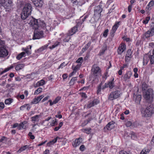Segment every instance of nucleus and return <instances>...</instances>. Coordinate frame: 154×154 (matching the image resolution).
<instances>
[{"label":"nucleus","instance_id":"f257e3e1","mask_svg":"<svg viewBox=\"0 0 154 154\" xmlns=\"http://www.w3.org/2000/svg\"><path fill=\"white\" fill-rule=\"evenodd\" d=\"M32 9V6L30 4L28 3L25 5L21 16L22 19L28 20V16L31 14Z\"/></svg>","mask_w":154,"mask_h":154},{"label":"nucleus","instance_id":"f03ea898","mask_svg":"<svg viewBox=\"0 0 154 154\" xmlns=\"http://www.w3.org/2000/svg\"><path fill=\"white\" fill-rule=\"evenodd\" d=\"M91 72L94 79H95L101 76V70L97 64H94L92 67Z\"/></svg>","mask_w":154,"mask_h":154},{"label":"nucleus","instance_id":"7ed1b4c3","mask_svg":"<svg viewBox=\"0 0 154 154\" xmlns=\"http://www.w3.org/2000/svg\"><path fill=\"white\" fill-rule=\"evenodd\" d=\"M121 94V92L118 90L112 92L108 95V99L110 100L115 99L120 97Z\"/></svg>","mask_w":154,"mask_h":154},{"label":"nucleus","instance_id":"20e7f679","mask_svg":"<svg viewBox=\"0 0 154 154\" xmlns=\"http://www.w3.org/2000/svg\"><path fill=\"white\" fill-rule=\"evenodd\" d=\"M43 32L37 29H35L33 36V39H39L44 37Z\"/></svg>","mask_w":154,"mask_h":154},{"label":"nucleus","instance_id":"39448f33","mask_svg":"<svg viewBox=\"0 0 154 154\" xmlns=\"http://www.w3.org/2000/svg\"><path fill=\"white\" fill-rule=\"evenodd\" d=\"M29 20H30L29 21L27 22V23H28L30 25L33 27L35 29L38 28V20H36L32 17L29 18Z\"/></svg>","mask_w":154,"mask_h":154},{"label":"nucleus","instance_id":"423d86ee","mask_svg":"<svg viewBox=\"0 0 154 154\" xmlns=\"http://www.w3.org/2000/svg\"><path fill=\"white\" fill-rule=\"evenodd\" d=\"M29 49L28 47L24 48H23L22 50L23 51H24L25 52H22L21 53H20V59L21 58L23 57H24L26 56V54L27 55H30L31 54V52L30 50L32 48V46L31 45H29Z\"/></svg>","mask_w":154,"mask_h":154},{"label":"nucleus","instance_id":"0eeeda50","mask_svg":"<svg viewBox=\"0 0 154 154\" xmlns=\"http://www.w3.org/2000/svg\"><path fill=\"white\" fill-rule=\"evenodd\" d=\"M103 9L100 5L96 7L94 9V16L98 19L100 18L101 16V13Z\"/></svg>","mask_w":154,"mask_h":154},{"label":"nucleus","instance_id":"6e6552de","mask_svg":"<svg viewBox=\"0 0 154 154\" xmlns=\"http://www.w3.org/2000/svg\"><path fill=\"white\" fill-rule=\"evenodd\" d=\"M144 98L146 100L152 98L153 97V91L152 89L149 88L145 92L144 95Z\"/></svg>","mask_w":154,"mask_h":154},{"label":"nucleus","instance_id":"1a4fd4ad","mask_svg":"<svg viewBox=\"0 0 154 154\" xmlns=\"http://www.w3.org/2000/svg\"><path fill=\"white\" fill-rule=\"evenodd\" d=\"M154 35V27H152L146 31L143 35L146 38H148L152 37Z\"/></svg>","mask_w":154,"mask_h":154},{"label":"nucleus","instance_id":"9d476101","mask_svg":"<svg viewBox=\"0 0 154 154\" xmlns=\"http://www.w3.org/2000/svg\"><path fill=\"white\" fill-rule=\"evenodd\" d=\"M8 54V50L4 47H0V57H4L7 56Z\"/></svg>","mask_w":154,"mask_h":154},{"label":"nucleus","instance_id":"9b49d317","mask_svg":"<svg viewBox=\"0 0 154 154\" xmlns=\"http://www.w3.org/2000/svg\"><path fill=\"white\" fill-rule=\"evenodd\" d=\"M120 23V22L119 21L116 22L114 25L113 26L110 33V35L112 37H113L114 36V34L115 33L117 28L119 26Z\"/></svg>","mask_w":154,"mask_h":154},{"label":"nucleus","instance_id":"f8f14e48","mask_svg":"<svg viewBox=\"0 0 154 154\" xmlns=\"http://www.w3.org/2000/svg\"><path fill=\"white\" fill-rule=\"evenodd\" d=\"M99 103V100L97 99H95L93 101H90L88 103L87 105V107L88 108H90L94 105L98 104Z\"/></svg>","mask_w":154,"mask_h":154},{"label":"nucleus","instance_id":"ddd939ff","mask_svg":"<svg viewBox=\"0 0 154 154\" xmlns=\"http://www.w3.org/2000/svg\"><path fill=\"white\" fill-rule=\"evenodd\" d=\"M115 122L113 121H112L107 124V125L104 128V130L105 131H106L107 130H111L114 127V125Z\"/></svg>","mask_w":154,"mask_h":154},{"label":"nucleus","instance_id":"4468645a","mask_svg":"<svg viewBox=\"0 0 154 154\" xmlns=\"http://www.w3.org/2000/svg\"><path fill=\"white\" fill-rule=\"evenodd\" d=\"M132 52L130 49H128L127 51L125 57L126 62H128L132 57Z\"/></svg>","mask_w":154,"mask_h":154},{"label":"nucleus","instance_id":"2eb2a0df","mask_svg":"<svg viewBox=\"0 0 154 154\" xmlns=\"http://www.w3.org/2000/svg\"><path fill=\"white\" fill-rule=\"evenodd\" d=\"M126 49V45L124 43L121 44L118 49V53L119 54H121Z\"/></svg>","mask_w":154,"mask_h":154},{"label":"nucleus","instance_id":"dca6fc26","mask_svg":"<svg viewBox=\"0 0 154 154\" xmlns=\"http://www.w3.org/2000/svg\"><path fill=\"white\" fill-rule=\"evenodd\" d=\"M83 139L82 138L79 137L76 139L75 140L74 143L72 144L73 146L74 147H76L82 143Z\"/></svg>","mask_w":154,"mask_h":154},{"label":"nucleus","instance_id":"f3484780","mask_svg":"<svg viewBox=\"0 0 154 154\" xmlns=\"http://www.w3.org/2000/svg\"><path fill=\"white\" fill-rule=\"evenodd\" d=\"M142 113L143 116L146 117L149 116L151 114L149 109H148L147 107L146 109L142 110Z\"/></svg>","mask_w":154,"mask_h":154},{"label":"nucleus","instance_id":"a211bd4d","mask_svg":"<svg viewBox=\"0 0 154 154\" xmlns=\"http://www.w3.org/2000/svg\"><path fill=\"white\" fill-rule=\"evenodd\" d=\"M77 25L71 28V30L69 31L68 33V35H72L74 34L77 31Z\"/></svg>","mask_w":154,"mask_h":154},{"label":"nucleus","instance_id":"6ab92c4d","mask_svg":"<svg viewBox=\"0 0 154 154\" xmlns=\"http://www.w3.org/2000/svg\"><path fill=\"white\" fill-rule=\"evenodd\" d=\"M132 75V73L130 71H127L123 77V79L124 81H126L128 79H130Z\"/></svg>","mask_w":154,"mask_h":154},{"label":"nucleus","instance_id":"aec40b11","mask_svg":"<svg viewBox=\"0 0 154 154\" xmlns=\"http://www.w3.org/2000/svg\"><path fill=\"white\" fill-rule=\"evenodd\" d=\"M44 97L43 95H42L35 98L33 99V101H32V103L34 104H36L38 103Z\"/></svg>","mask_w":154,"mask_h":154},{"label":"nucleus","instance_id":"412c9836","mask_svg":"<svg viewBox=\"0 0 154 154\" xmlns=\"http://www.w3.org/2000/svg\"><path fill=\"white\" fill-rule=\"evenodd\" d=\"M33 3L35 6L41 7L43 5V2L42 0H38L33 2Z\"/></svg>","mask_w":154,"mask_h":154},{"label":"nucleus","instance_id":"4be33fe9","mask_svg":"<svg viewBox=\"0 0 154 154\" xmlns=\"http://www.w3.org/2000/svg\"><path fill=\"white\" fill-rule=\"evenodd\" d=\"M147 107L151 114L154 113V104H149Z\"/></svg>","mask_w":154,"mask_h":154},{"label":"nucleus","instance_id":"5701e85b","mask_svg":"<svg viewBox=\"0 0 154 154\" xmlns=\"http://www.w3.org/2000/svg\"><path fill=\"white\" fill-rule=\"evenodd\" d=\"M27 126V122L26 121H24L21 124H20V129L21 128L25 129Z\"/></svg>","mask_w":154,"mask_h":154},{"label":"nucleus","instance_id":"b1692460","mask_svg":"<svg viewBox=\"0 0 154 154\" xmlns=\"http://www.w3.org/2000/svg\"><path fill=\"white\" fill-rule=\"evenodd\" d=\"M40 117V115H36L34 116L31 117V119L32 121L34 123H35V122H38L39 120V118Z\"/></svg>","mask_w":154,"mask_h":154},{"label":"nucleus","instance_id":"393cba45","mask_svg":"<svg viewBox=\"0 0 154 154\" xmlns=\"http://www.w3.org/2000/svg\"><path fill=\"white\" fill-rule=\"evenodd\" d=\"M109 87L110 89H112L115 86L114 79L113 78L111 81H109L108 83Z\"/></svg>","mask_w":154,"mask_h":154},{"label":"nucleus","instance_id":"a878e982","mask_svg":"<svg viewBox=\"0 0 154 154\" xmlns=\"http://www.w3.org/2000/svg\"><path fill=\"white\" fill-rule=\"evenodd\" d=\"M45 84V82L44 80L42 79L41 80L38 82L36 84V86L35 87H38L41 86H42Z\"/></svg>","mask_w":154,"mask_h":154},{"label":"nucleus","instance_id":"bb28decb","mask_svg":"<svg viewBox=\"0 0 154 154\" xmlns=\"http://www.w3.org/2000/svg\"><path fill=\"white\" fill-rule=\"evenodd\" d=\"M154 5V2L152 0H151L148 3L146 7V9L148 10H150L151 9L150 7Z\"/></svg>","mask_w":154,"mask_h":154},{"label":"nucleus","instance_id":"cd10ccee","mask_svg":"<svg viewBox=\"0 0 154 154\" xmlns=\"http://www.w3.org/2000/svg\"><path fill=\"white\" fill-rule=\"evenodd\" d=\"M38 27L40 26L42 28H46V24L44 23L43 21H40V20H38Z\"/></svg>","mask_w":154,"mask_h":154},{"label":"nucleus","instance_id":"c85d7f7f","mask_svg":"<svg viewBox=\"0 0 154 154\" xmlns=\"http://www.w3.org/2000/svg\"><path fill=\"white\" fill-rule=\"evenodd\" d=\"M13 66H11L10 67L6 68L4 70L2 71V69H0V75L8 71L10 69L13 68Z\"/></svg>","mask_w":154,"mask_h":154},{"label":"nucleus","instance_id":"c756f323","mask_svg":"<svg viewBox=\"0 0 154 154\" xmlns=\"http://www.w3.org/2000/svg\"><path fill=\"white\" fill-rule=\"evenodd\" d=\"M91 42L90 41L85 46V47L82 49V51H83V52L85 51H86V50L87 49L89 48V47L91 45Z\"/></svg>","mask_w":154,"mask_h":154},{"label":"nucleus","instance_id":"7c9ffc66","mask_svg":"<svg viewBox=\"0 0 154 154\" xmlns=\"http://www.w3.org/2000/svg\"><path fill=\"white\" fill-rule=\"evenodd\" d=\"M150 150L146 148L143 149L140 153V154H146L149 153Z\"/></svg>","mask_w":154,"mask_h":154},{"label":"nucleus","instance_id":"2f4dec72","mask_svg":"<svg viewBox=\"0 0 154 154\" xmlns=\"http://www.w3.org/2000/svg\"><path fill=\"white\" fill-rule=\"evenodd\" d=\"M149 57L147 55H146L144 56L143 58V64H146L148 61H149Z\"/></svg>","mask_w":154,"mask_h":154},{"label":"nucleus","instance_id":"473e14b6","mask_svg":"<svg viewBox=\"0 0 154 154\" xmlns=\"http://www.w3.org/2000/svg\"><path fill=\"white\" fill-rule=\"evenodd\" d=\"M69 36L68 35V33L66 35H64L63 36V37L64 38L63 39V42H68L70 39V38L69 37Z\"/></svg>","mask_w":154,"mask_h":154},{"label":"nucleus","instance_id":"72a5a7b5","mask_svg":"<svg viewBox=\"0 0 154 154\" xmlns=\"http://www.w3.org/2000/svg\"><path fill=\"white\" fill-rule=\"evenodd\" d=\"M77 80L76 77H73L70 80L69 83L71 85H73L75 83V82Z\"/></svg>","mask_w":154,"mask_h":154},{"label":"nucleus","instance_id":"f704fd0d","mask_svg":"<svg viewBox=\"0 0 154 154\" xmlns=\"http://www.w3.org/2000/svg\"><path fill=\"white\" fill-rule=\"evenodd\" d=\"M60 44V42H56L54 43V45H53L49 47V48L51 49H53L59 45Z\"/></svg>","mask_w":154,"mask_h":154},{"label":"nucleus","instance_id":"c9c22d12","mask_svg":"<svg viewBox=\"0 0 154 154\" xmlns=\"http://www.w3.org/2000/svg\"><path fill=\"white\" fill-rule=\"evenodd\" d=\"M60 139L59 137H57L56 138L52 140V141H50L49 143H48V144H53L55 143L57 140Z\"/></svg>","mask_w":154,"mask_h":154},{"label":"nucleus","instance_id":"e433bc0d","mask_svg":"<svg viewBox=\"0 0 154 154\" xmlns=\"http://www.w3.org/2000/svg\"><path fill=\"white\" fill-rule=\"evenodd\" d=\"M131 137L132 139L134 140H136L137 138L136 134L133 132H132L131 133Z\"/></svg>","mask_w":154,"mask_h":154},{"label":"nucleus","instance_id":"4c0bfd02","mask_svg":"<svg viewBox=\"0 0 154 154\" xmlns=\"http://www.w3.org/2000/svg\"><path fill=\"white\" fill-rule=\"evenodd\" d=\"M48 46V45H45L43 46L42 47L40 48H39V49H38V51L39 52H41L42 51H43L44 50H45L47 49V48Z\"/></svg>","mask_w":154,"mask_h":154},{"label":"nucleus","instance_id":"58836bf2","mask_svg":"<svg viewBox=\"0 0 154 154\" xmlns=\"http://www.w3.org/2000/svg\"><path fill=\"white\" fill-rule=\"evenodd\" d=\"M42 90V88H39L36 90L34 93L35 95L37 94L41 93Z\"/></svg>","mask_w":154,"mask_h":154},{"label":"nucleus","instance_id":"ea45409f","mask_svg":"<svg viewBox=\"0 0 154 154\" xmlns=\"http://www.w3.org/2000/svg\"><path fill=\"white\" fill-rule=\"evenodd\" d=\"M151 64H154V55H151L149 57Z\"/></svg>","mask_w":154,"mask_h":154},{"label":"nucleus","instance_id":"a19ab883","mask_svg":"<svg viewBox=\"0 0 154 154\" xmlns=\"http://www.w3.org/2000/svg\"><path fill=\"white\" fill-rule=\"evenodd\" d=\"M81 64H78L75 66L73 68V66H72V68L73 70L77 71V70L79 69L81 66Z\"/></svg>","mask_w":154,"mask_h":154},{"label":"nucleus","instance_id":"79ce46f5","mask_svg":"<svg viewBox=\"0 0 154 154\" xmlns=\"http://www.w3.org/2000/svg\"><path fill=\"white\" fill-rule=\"evenodd\" d=\"M12 102V100L9 98L7 99L5 101V103L6 104L9 105Z\"/></svg>","mask_w":154,"mask_h":154},{"label":"nucleus","instance_id":"37998d69","mask_svg":"<svg viewBox=\"0 0 154 154\" xmlns=\"http://www.w3.org/2000/svg\"><path fill=\"white\" fill-rule=\"evenodd\" d=\"M102 86V83H100L98 85L97 87V94H99L101 91V87Z\"/></svg>","mask_w":154,"mask_h":154},{"label":"nucleus","instance_id":"c03bdc74","mask_svg":"<svg viewBox=\"0 0 154 154\" xmlns=\"http://www.w3.org/2000/svg\"><path fill=\"white\" fill-rule=\"evenodd\" d=\"M141 96L140 95H138L136 96V101L137 103H140L141 100Z\"/></svg>","mask_w":154,"mask_h":154},{"label":"nucleus","instance_id":"a18cd8bd","mask_svg":"<svg viewBox=\"0 0 154 154\" xmlns=\"http://www.w3.org/2000/svg\"><path fill=\"white\" fill-rule=\"evenodd\" d=\"M150 17H147L145 19L143 20V23L145 24H147L149 20H150Z\"/></svg>","mask_w":154,"mask_h":154},{"label":"nucleus","instance_id":"49530a36","mask_svg":"<svg viewBox=\"0 0 154 154\" xmlns=\"http://www.w3.org/2000/svg\"><path fill=\"white\" fill-rule=\"evenodd\" d=\"M142 89L143 90H145L148 87V85L145 82H143L142 85Z\"/></svg>","mask_w":154,"mask_h":154},{"label":"nucleus","instance_id":"de8ad7c7","mask_svg":"<svg viewBox=\"0 0 154 154\" xmlns=\"http://www.w3.org/2000/svg\"><path fill=\"white\" fill-rule=\"evenodd\" d=\"M29 147V146L27 145H26L25 146H23L21 147L20 148V151H22L25 150L26 148H28Z\"/></svg>","mask_w":154,"mask_h":154},{"label":"nucleus","instance_id":"09e8293b","mask_svg":"<svg viewBox=\"0 0 154 154\" xmlns=\"http://www.w3.org/2000/svg\"><path fill=\"white\" fill-rule=\"evenodd\" d=\"M83 59L82 57H80L76 61V62L77 63H79V64H81V65L83 62Z\"/></svg>","mask_w":154,"mask_h":154},{"label":"nucleus","instance_id":"8fccbe9b","mask_svg":"<svg viewBox=\"0 0 154 154\" xmlns=\"http://www.w3.org/2000/svg\"><path fill=\"white\" fill-rule=\"evenodd\" d=\"M108 32L109 30L108 29L105 30L103 33V36L104 37H106L108 35Z\"/></svg>","mask_w":154,"mask_h":154},{"label":"nucleus","instance_id":"3c124183","mask_svg":"<svg viewBox=\"0 0 154 154\" xmlns=\"http://www.w3.org/2000/svg\"><path fill=\"white\" fill-rule=\"evenodd\" d=\"M61 98L60 97H57L53 101V103L55 104L57 103L60 100Z\"/></svg>","mask_w":154,"mask_h":154},{"label":"nucleus","instance_id":"603ef678","mask_svg":"<svg viewBox=\"0 0 154 154\" xmlns=\"http://www.w3.org/2000/svg\"><path fill=\"white\" fill-rule=\"evenodd\" d=\"M91 129L90 128L84 129V132L87 134H89L91 132Z\"/></svg>","mask_w":154,"mask_h":154},{"label":"nucleus","instance_id":"864d4df0","mask_svg":"<svg viewBox=\"0 0 154 154\" xmlns=\"http://www.w3.org/2000/svg\"><path fill=\"white\" fill-rule=\"evenodd\" d=\"M90 121H91V119H88L85 121L84 122L82 123V125L83 126L87 124H88V122H89Z\"/></svg>","mask_w":154,"mask_h":154},{"label":"nucleus","instance_id":"5fc2aeb1","mask_svg":"<svg viewBox=\"0 0 154 154\" xmlns=\"http://www.w3.org/2000/svg\"><path fill=\"white\" fill-rule=\"evenodd\" d=\"M80 94L81 96L84 98L86 99L87 97V95L85 93H80Z\"/></svg>","mask_w":154,"mask_h":154},{"label":"nucleus","instance_id":"6e6d98bb","mask_svg":"<svg viewBox=\"0 0 154 154\" xmlns=\"http://www.w3.org/2000/svg\"><path fill=\"white\" fill-rule=\"evenodd\" d=\"M57 120L56 119H55L53 120L51 124V125L52 126H54L55 125H57Z\"/></svg>","mask_w":154,"mask_h":154},{"label":"nucleus","instance_id":"4d7b16f0","mask_svg":"<svg viewBox=\"0 0 154 154\" xmlns=\"http://www.w3.org/2000/svg\"><path fill=\"white\" fill-rule=\"evenodd\" d=\"M126 126L128 127H130V126L131 125H132V122L130 121H127L126 122Z\"/></svg>","mask_w":154,"mask_h":154},{"label":"nucleus","instance_id":"13d9d810","mask_svg":"<svg viewBox=\"0 0 154 154\" xmlns=\"http://www.w3.org/2000/svg\"><path fill=\"white\" fill-rule=\"evenodd\" d=\"M85 149V146L83 145H81L79 148V149L80 150L83 151Z\"/></svg>","mask_w":154,"mask_h":154},{"label":"nucleus","instance_id":"bf43d9fd","mask_svg":"<svg viewBox=\"0 0 154 154\" xmlns=\"http://www.w3.org/2000/svg\"><path fill=\"white\" fill-rule=\"evenodd\" d=\"M28 135L30 137V138L32 139H34L35 138L34 136L32 135V133L31 132H29Z\"/></svg>","mask_w":154,"mask_h":154},{"label":"nucleus","instance_id":"052dcab7","mask_svg":"<svg viewBox=\"0 0 154 154\" xmlns=\"http://www.w3.org/2000/svg\"><path fill=\"white\" fill-rule=\"evenodd\" d=\"M5 105L3 103H0V109H2L4 108Z\"/></svg>","mask_w":154,"mask_h":154},{"label":"nucleus","instance_id":"680f3d73","mask_svg":"<svg viewBox=\"0 0 154 154\" xmlns=\"http://www.w3.org/2000/svg\"><path fill=\"white\" fill-rule=\"evenodd\" d=\"M27 106V104L24 105L23 106H21L20 107V110H24L25 109H26V107Z\"/></svg>","mask_w":154,"mask_h":154},{"label":"nucleus","instance_id":"e2e57ef3","mask_svg":"<svg viewBox=\"0 0 154 154\" xmlns=\"http://www.w3.org/2000/svg\"><path fill=\"white\" fill-rule=\"evenodd\" d=\"M66 64L65 65L64 62H63L61 64L60 66H59L58 69H60V68H63V66H65Z\"/></svg>","mask_w":154,"mask_h":154},{"label":"nucleus","instance_id":"0e129e2a","mask_svg":"<svg viewBox=\"0 0 154 154\" xmlns=\"http://www.w3.org/2000/svg\"><path fill=\"white\" fill-rule=\"evenodd\" d=\"M132 5H130L128 7V11L129 12H130L131 10Z\"/></svg>","mask_w":154,"mask_h":154},{"label":"nucleus","instance_id":"69168bd1","mask_svg":"<svg viewBox=\"0 0 154 154\" xmlns=\"http://www.w3.org/2000/svg\"><path fill=\"white\" fill-rule=\"evenodd\" d=\"M109 87L108 83H105L104 86L102 87V89H104L105 88H108Z\"/></svg>","mask_w":154,"mask_h":154},{"label":"nucleus","instance_id":"338daca9","mask_svg":"<svg viewBox=\"0 0 154 154\" xmlns=\"http://www.w3.org/2000/svg\"><path fill=\"white\" fill-rule=\"evenodd\" d=\"M5 42L0 39V46H1V47H4L3 46Z\"/></svg>","mask_w":154,"mask_h":154},{"label":"nucleus","instance_id":"774afa93","mask_svg":"<svg viewBox=\"0 0 154 154\" xmlns=\"http://www.w3.org/2000/svg\"><path fill=\"white\" fill-rule=\"evenodd\" d=\"M123 38L124 40L125 41L127 42H128L130 41V39L129 38L123 37Z\"/></svg>","mask_w":154,"mask_h":154}]
</instances>
